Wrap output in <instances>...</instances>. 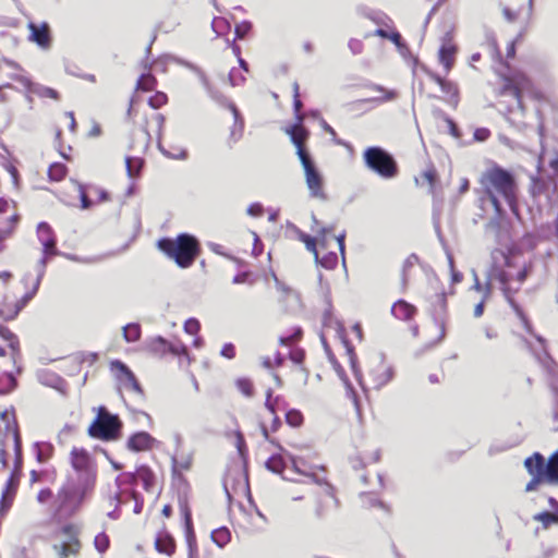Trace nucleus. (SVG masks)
Instances as JSON below:
<instances>
[{
	"label": "nucleus",
	"instance_id": "ea45409f",
	"mask_svg": "<svg viewBox=\"0 0 558 558\" xmlns=\"http://www.w3.org/2000/svg\"><path fill=\"white\" fill-rule=\"evenodd\" d=\"M481 293V300L474 304L473 315L474 317H481L484 314L485 300L487 295V290L483 289L478 282H476L470 290V299L472 301H476V296L473 294Z\"/></svg>",
	"mask_w": 558,
	"mask_h": 558
},
{
	"label": "nucleus",
	"instance_id": "6ab92c4d",
	"mask_svg": "<svg viewBox=\"0 0 558 558\" xmlns=\"http://www.w3.org/2000/svg\"><path fill=\"white\" fill-rule=\"evenodd\" d=\"M37 238L43 246L41 264L46 265L49 259L60 255L57 247V235L53 229L47 222H40L37 226Z\"/></svg>",
	"mask_w": 558,
	"mask_h": 558
},
{
	"label": "nucleus",
	"instance_id": "4c0bfd02",
	"mask_svg": "<svg viewBox=\"0 0 558 558\" xmlns=\"http://www.w3.org/2000/svg\"><path fill=\"white\" fill-rule=\"evenodd\" d=\"M35 457L38 463H47L54 456V447L51 442L40 441L34 446Z\"/></svg>",
	"mask_w": 558,
	"mask_h": 558
},
{
	"label": "nucleus",
	"instance_id": "0e129e2a",
	"mask_svg": "<svg viewBox=\"0 0 558 558\" xmlns=\"http://www.w3.org/2000/svg\"><path fill=\"white\" fill-rule=\"evenodd\" d=\"M184 331L191 336H195L201 330V324L196 319V318H189L185 323H184Z\"/></svg>",
	"mask_w": 558,
	"mask_h": 558
},
{
	"label": "nucleus",
	"instance_id": "69168bd1",
	"mask_svg": "<svg viewBox=\"0 0 558 558\" xmlns=\"http://www.w3.org/2000/svg\"><path fill=\"white\" fill-rule=\"evenodd\" d=\"M1 62H2V64H3V65H5L7 68H9V69H12V70L16 71V73H15V74H25V75H27V73H26L25 69H24V68H23L19 62H16L15 60H12V59H9V58L3 57V58L1 59Z\"/></svg>",
	"mask_w": 558,
	"mask_h": 558
},
{
	"label": "nucleus",
	"instance_id": "f3484780",
	"mask_svg": "<svg viewBox=\"0 0 558 558\" xmlns=\"http://www.w3.org/2000/svg\"><path fill=\"white\" fill-rule=\"evenodd\" d=\"M380 460V450L373 441H361L355 447V452L350 457L353 469L360 470L374 465Z\"/></svg>",
	"mask_w": 558,
	"mask_h": 558
},
{
	"label": "nucleus",
	"instance_id": "2eb2a0df",
	"mask_svg": "<svg viewBox=\"0 0 558 558\" xmlns=\"http://www.w3.org/2000/svg\"><path fill=\"white\" fill-rule=\"evenodd\" d=\"M59 533L64 539L52 546L58 558L78 556L82 549L81 527L75 523L69 522L60 527Z\"/></svg>",
	"mask_w": 558,
	"mask_h": 558
},
{
	"label": "nucleus",
	"instance_id": "f704fd0d",
	"mask_svg": "<svg viewBox=\"0 0 558 558\" xmlns=\"http://www.w3.org/2000/svg\"><path fill=\"white\" fill-rule=\"evenodd\" d=\"M20 221L21 217L14 213L7 219L5 226H0V253L4 251L5 241L14 234Z\"/></svg>",
	"mask_w": 558,
	"mask_h": 558
},
{
	"label": "nucleus",
	"instance_id": "423d86ee",
	"mask_svg": "<svg viewBox=\"0 0 558 558\" xmlns=\"http://www.w3.org/2000/svg\"><path fill=\"white\" fill-rule=\"evenodd\" d=\"M156 247L182 269L190 268L202 252L199 241L192 234L180 233L175 238H161Z\"/></svg>",
	"mask_w": 558,
	"mask_h": 558
},
{
	"label": "nucleus",
	"instance_id": "1a4fd4ad",
	"mask_svg": "<svg viewBox=\"0 0 558 558\" xmlns=\"http://www.w3.org/2000/svg\"><path fill=\"white\" fill-rule=\"evenodd\" d=\"M12 445L14 456L16 457L17 445L20 448V459L22 458V439L14 410H4L0 412V472L8 466L7 447Z\"/></svg>",
	"mask_w": 558,
	"mask_h": 558
},
{
	"label": "nucleus",
	"instance_id": "ddd939ff",
	"mask_svg": "<svg viewBox=\"0 0 558 558\" xmlns=\"http://www.w3.org/2000/svg\"><path fill=\"white\" fill-rule=\"evenodd\" d=\"M69 462L74 471V475L69 477L96 483L97 465L87 449L73 447L69 453Z\"/></svg>",
	"mask_w": 558,
	"mask_h": 558
},
{
	"label": "nucleus",
	"instance_id": "c756f323",
	"mask_svg": "<svg viewBox=\"0 0 558 558\" xmlns=\"http://www.w3.org/2000/svg\"><path fill=\"white\" fill-rule=\"evenodd\" d=\"M133 480L135 483H141L143 488L148 493L154 492L158 484L157 475L147 465L138 466L133 474Z\"/></svg>",
	"mask_w": 558,
	"mask_h": 558
},
{
	"label": "nucleus",
	"instance_id": "20e7f679",
	"mask_svg": "<svg viewBox=\"0 0 558 558\" xmlns=\"http://www.w3.org/2000/svg\"><path fill=\"white\" fill-rule=\"evenodd\" d=\"M157 85V78L149 72L144 73L138 77L135 86V95L131 98L128 108V117L147 135L148 141L154 134L157 138L158 147L167 154L161 145V135L165 126L163 114L158 112H153L149 117L146 113L138 114L135 108L138 93L154 92Z\"/></svg>",
	"mask_w": 558,
	"mask_h": 558
},
{
	"label": "nucleus",
	"instance_id": "de8ad7c7",
	"mask_svg": "<svg viewBox=\"0 0 558 558\" xmlns=\"http://www.w3.org/2000/svg\"><path fill=\"white\" fill-rule=\"evenodd\" d=\"M211 539L222 548L231 541V533L227 527H219L211 532Z\"/></svg>",
	"mask_w": 558,
	"mask_h": 558
},
{
	"label": "nucleus",
	"instance_id": "aec40b11",
	"mask_svg": "<svg viewBox=\"0 0 558 558\" xmlns=\"http://www.w3.org/2000/svg\"><path fill=\"white\" fill-rule=\"evenodd\" d=\"M28 41L37 45L41 50H49L52 47L53 36L48 22H28Z\"/></svg>",
	"mask_w": 558,
	"mask_h": 558
},
{
	"label": "nucleus",
	"instance_id": "6e6d98bb",
	"mask_svg": "<svg viewBox=\"0 0 558 558\" xmlns=\"http://www.w3.org/2000/svg\"><path fill=\"white\" fill-rule=\"evenodd\" d=\"M16 387V379L11 374H2L0 376V393H9Z\"/></svg>",
	"mask_w": 558,
	"mask_h": 558
},
{
	"label": "nucleus",
	"instance_id": "a18cd8bd",
	"mask_svg": "<svg viewBox=\"0 0 558 558\" xmlns=\"http://www.w3.org/2000/svg\"><path fill=\"white\" fill-rule=\"evenodd\" d=\"M125 166L129 177L137 178L144 166V159L141 157H126Z\"/></svg>",
	"mask_w": 558,
	"mask_h": 558
},
{
	"label": "nucleus",
	"instance_id": "9b49d317",
	"mask_svg": "<svg viewBox=\"0 0 558 558\" xmlns=\"http://www.w3.org/2000/svg\"><path fill=\"white\" fill-rule=\"evenodd\" d=\"M122 428L118 415L111 414L105 407L96 409V417L88 427V435L100 440H114Z\"/></svg>",
	"mask_w": 558,
	"mask_h": 558
},
{
	"label": "nucleus",
	"instance_id": "393cba45",
	"mask_svg": "<svg viewBox=\"0 0 558 558\" xmlns=\"http://www.w3.org/2000/svg\"><path fill=\"white\" fill-rule=\"evenodd\" d=\"M303 122L298 121L287 132L291 137L292 143L296 147V154L300 161L310 159V155L305 148V143L310 136V132L303 126Z\"/></svg>",
	"mask_w": 558,
	"mask_h": 558
},
{
	"label": "nucleus",
	"instance_id": "13d9d810",
	"mask_svg": "<svg viewBox=\"0 0 558 558\" xmlns=\"http://www.w3.org/2000/svg\"><path fill=\"white\" fill-rule=\"evenodd\" d=\"M168 104V96L163 92H156L148 98V106L155 110L160 109L161 107Z\"/></svg>",
	"mask_w": 558,
	"mask_h": 558
},
{
	"label": "nucleus",
	"instance_id": "cd10ccee",
	"mask_svg": "<svg viewBox=\"0 0 558 558\" xmlns=\"http://www.w3.org/2000/svg\"><path fill=\"white\" fill-rule=\"evenodd\" d=\"M157 444V440L147 432H137L131 435L126 441L129 450L134 452L151 450Z\"/></svg>",
	"mask_w": 558,
	"mask_h": 558
},
{
	"label": "nucleus",
	"instance_id": "6e6552de",
	"mask_svg": "<svg viewBox=\"0 0 558 558\" xmlns=\"http://www.w3.org/2000/svg\"><path fill=\"white\" fill-rule=\"evenodd\" d=\"M22 281L26 291L21 298L17 299L8 294L2 296L0 301V319L4 322L14 320L38 292L40 286L39 276L26 275Z\"/></svg>",
	"mask_w": 558,
	"mask_h": 558
},
{
	"label": "nucleus",
	"instance_id": "58836bf2",
	"mask_svg": "<svg viewBox=\"0 0 558 558\" xmlns=\"http://www.w3.org/2000/svg\"><path fill=\"white\" fill-rule=\"evenodd\" d=\"M426 184L430 194L435 193L436 184L438 182V172L436 168L430 165L424 171L421 172L420 179H416V183Z\"/></svg>",
	"mask_w": 558,
	"mask_h": 558
},
{
	"label": "nucleus",
	"instance_id": "a211bd4d",
	"mask_svg": "<svg viewBox=\"0 0 558 558\" xmlns=\"http://www.w3.org/2000/svg\"><path fill=\"white\" fill-rule=\"evenodd\" d=\"M11 80L21 84L29 96H36L41 99H51L59 101L61 96L60 93L49 86L33 82L28 75L25 74H12Z\"/></svg>",
	"mask_w": 558,
	"mask_h": 558
},
{
	"label": "nucleus",
	"instance_id": "338daca9",
	"mask_svg": "<svg viewBox=\"0 0 558 558\" xmlns=\"http://www.w3.org/2000/svg\"><path fill=\"white\" fill-rule=\"evenodd\" d=\"M220 355L228 360H233L236 355L235 345L231 342L225 343L220 350Z\"/></svg>",
	"mask_w": 558,
	"mask_h": 558
},
{
	"label": "nucleus",
	"instance_id": "f8f14e48",
	"mask_svg": "<svg viewBox=\"0 0 558 558\" xmlns=\"http://www.w3.org/2000/svg\"><path fill=\"white\" fill-rule=\"evenodd\" d=\"M333 244L340 252L342 259L344 260V235H335L327 230H322L318 234L319 250L316 253L315 262L327 270L335 269L339 264L338 253L335 251H328V246Z\"/></svg>",
	"mask_w": 558,
	"mask_h": 558
},
{
	"label": "nucleus",
	"instance_id": "49530a36",
	"mask_svg": "<svg viewBox=\"0 0 558 558\" xmlns=\"http://www.w3.org/2000/svg\"><path fill=\"white\" fill-rule=\"evenodd\" d=\"M293 92V109L296 121L303 122L304 114L302 113L303 104L300 99V85L298 82L292 84Z\"/></svg>",
	"mask_w": 558,
	"mask_h": 558
},
{
	"label": "nucleus",
	"instance_id": "5701e85b",
	"mask_svg": "<svg viewBox=\"0 0 558 558\" xmlns=\"http://www.w3.org/2000/svg\"><path fill=\"white\" fill-rule=\"evenodd\" d=\"M20 354L21 347L17 336L8 327L0 326V356H10L15 363Z\"/></svg>",
	"mask_w": 558,
	"mask_h": 558
},
{
	"label": "nucleus",
	"instance_id": "f257e3e1",
	"mask_svg": "<svg viewBox=\"0 0 558 558\" xmlns=\"http://www.w3.org/2000/svg\"><path fill=\"white\" fill-rule=\"evenodd\" d=\"M521 37L522 35L518 34L507 43L505 54L498 45L490 39V51L494 52V58L499 64L496 69V73L499 76L496 89V106L498 111L507 117V120L518 129L524 125L522 120L524 116L523 98L529 96L537 100L543 99L542 93L534 87L531 78L522 71L513 69L508 64V60L513 59L515 56L517 43Z\"/></svg>",
	"mask_w": 558,
	"mask_h": 558
},
{
	"label": "nucleus",
	"instance_id": "2f4dec72",
	"mask_svg": "<svg viewBox=\"0 0 558 558\" xmlns=\"http://www.w3.org/2000/svg\"><path fill=\"white\" fill-rule=\"evenodd\" d=\"M391 314L397 319L410 322L416 316L417 308L404 300H398L391 306Z\"/></svg>",
	"mask_w": 558,
	"mask_h": 558
},
{
	"label": "nucleus",
	"instance_id": "9d476101",
	"mask_svg": "<svg viewBox=\"0 0 558 558\" xmlns=\"http://www.w3.org/2000/svg\"><path fill=\"white\" fill-rule=\"evenodd\" d=\"M363 161L369 170L383 179L390 180L399 174L398 162L381 147H367L363 153Z\"/></svg>",
	"mask_w": 558,
	"mask_h": 558
},
{
	"label": "nucleus",
	"instance_id": "0eeeda50",
	"mask_svg": "<svg viewBox=\"0 0 558 558\" xmlns=\"http://www.w3.org/2000/svg\"><path fill=\"white\" fill-rule=\"evenodd\" d=\"M295 470L305 476L306 492L313 499L315 512L318 517H324L330 511L335 510L338 506V500L335 496L333 487L327 482H320L315 478L313 473H305L301 471L296 463Z\"/></svg>",
	"mask_w": 558,
	"mask_h": 558
},
{
	"label": "nucleus",
	"instance_id": "680f3d73",
	"mask_svg": "<svg viewBox=\"0 0 558 558\" xmlns=\"http://www.w3.org/2000/svg\"><path fill=\"white\" fill-rule=\"evenodd\" d=\"M256 281V278L253 272L251 271H243L238 275H235L232 279V282L235 284L240 283H247V284H254Z\"/></svg>",
	"mask_w": 558,
	"mask_h": 558
},
{
	"label": "nucleus",
	"instance_id": "e2e57ef3",
	"mask_svg": "<svg viewBox=\"0 0 558 558\" xmlns=\"http://www.w3.org/2000/svg\"><path fill=\"white\" fill-rule=\"evenodd\" d=\"M546 183L536 175L531 177L530 192L533 196L541 195L545 191Z\"/></svg>",
	"mask_w": 558,
	"mask_h": 558
},
{
	"label": "nucleus",
	"instance_id": "37998d69",
	"mask_svg": "<svg viewBox=\"0 0 558 558\" xmlns=\"http://www.w3.org/2000/svg\"><path fill=\"white\" fill-rule=\"evenodd\" d=\"M14 213L21 217L14 202L0 197V226H5L7 219Z\"/></svg>",
	"mask_w": 558,
	"mask_h": 558
},
{
	"label": "nucleus",
	"instance_id": "c9c22d12",
	"mask_svg": "<svg viewBox=\"0 0 558 558\" xmlns=\"http://www.w3.org/2000/svg\"><path fill=\"white\" fill-rule=\"evenodd\" d=\"M265 409L270 414H277L278 410H283L287 408V401L280 395L274 396V390L271 388L266 389L265 391Z\"/></svg>",
	"mask_w": 558,
	"mask_h": 558
},
{
	"label": "nucleus",
	"instance_id": "3c124183",
	"mask_svg": "<svg viewBox=\"0 0 558 558\" xmlns=\"http://www.w3.org/2000/svg\"><path fill=\"white\" fill-rule=\"evenodd\" d=\"M535 521L543 524L545 529L549 527L553 523L558 522V514L554 511H542L533 515Z\"/></svg>",
	"mask_w": 558,
	"mask_h": 558
},
{
	"label": "nucleus",
	"instance_id": "dca6fc26",
	"mask_svg": "<svg viewBox=\"0 0 558 558\" xmlns=\"http://www.w3.org/2000/svg\"><path fill=\"white\" fill-rule=\"evenodd\" d=\"M19 447V445L16 446ZM23 476V459H20V448L16 450V459H14V466L8 477L0 498V515L4 517L12 507L16 497L20 483Z\"/></svg>",
	"mask_w": 558,
	"mask_h": 558
},
{
	"label": "nucleus",
	"instance_id": "8fccbe9b",
	"mask_svg": "<svg viewBox=\"0 0 558 558\" xmlns=\"http://www.w3.org/2000/svg\"><path fill=\"white\" fill-rule=\"evenodd\" d=\"M266 468L277 474H281L286 468L284 460L281 454H272L266 461Z\"/></svg>",
	"mask_w": 558,
	"mask_h": 558
},
{
	"label": "nucleus",
	"instance_id": "e433bc0d",
	"mask_svg": "<svg viewBox=\"0 0 558 558\" xmlns=\"http://www.w3.org/2000/svg\"><path fill=\"white\" fill-rule=\"evenodd\" d=\"M111 371L118 373L124 380L131 384L135 389H140V385L136 380L133 372L121 361L116 360L110 363Z\"/></svg>",
	"mask_w": 558,
	"mask_h": 558
},
{
	"label": "nucleus",
	"instance_id": "864d4df0",
	"mask_svg": "<svg viewBox=\"0 0 558 558\" xmlns=\"http://www.w3.org/2000/svg\"><path fill=\"white\" fill-rule=\"evenodd\" d=\"M290 359L295 364V371L307 377V372L303 366L305 353L303 350H293L290 352Z\"/></svg>",
	"mask_w": 558,
	"mask_h": 558
},
{
	"label": "nucleus",
	"instance_id": "79ce46f5",
	"mask_svg": "<svg viewBox=\"0 0 558 558\" xmlns=\"http://www.w3.org/2000/svg\"><path fill=\"white\" fill-rule=\"evenodd\" d=\"M234 387L245 398L251 399L255 396V386L248 377H238L234 379Z\"/></svg>",
	"mask_w": 558,
	"mask_h": 558
},
{
	"label": "nucleus",
	"instance_id": "4468645a",
	"mask_svg": "<svg viewBox=\"0 0 558 558\" xmlns=\"http://www.w3.org/2000/svg\"><path fill=\"white\" fill-rule=\"evenodd\" d=\"M70 184L73 189L75 195H69L64 193L61 197L62 202L75 206L80 204L81 208L88 209L94 205V202L90 199V195L97 197V202H106L109 199L108 193L95 185H83L75 180H71Z\"/></svg>",
	"mask_w": 558,
	"mask_h": 558
},
{
	"label": "nucleus",
	"instance_id": "bf43d9fd",
	"mask_svg": "<svg viewBox=\"0 0 558 558\" xmlns=\"http://www.w3.org/2000/svg\"><path fill=\"white\" fill-rule=\"evenodd\" d=\"M259 429H260V434L265 441L269 442L271 446H274L275 448H277L279 450H283L280 442L276 438L271 437L272 433L269 430V428L266 424L260 423Z\"/></svg>",
	"mask_w": 558,
	"mask_h": 558
},
{
	"label": "nucleus",
	"instance_id": "72a5a7b5",
	"mask_svg": "<svg viewBox=\"0 0 558 558\" xmlns=\"http://www.w3.org/2000/svg\"><path fill=\"white\" fill-rule=\"evenodd\" d=\"M184 520L186 525V543L189 547V558H197L198 548L196 537L193 532V523L191 511L187 507L184 508Z\"/></svg>",
	"mask_w": 558,
	"mask_h": 558
},
{
	"label": "nucleus",
	"instance_id": "b1692460",
	"mask_svg": "<svg viewBox=\"0 0 558 558\" xmlns=\"http://www.w3.org/2000/svg\"><path fill=\"white\" fill-rule=\"evenodd\" d=\"M458 53V47L450 35H447L440 45L438 50V61L442 65L444 71L448 74L454 63Z\"/></svg>",
	"mask_w": 558,
	"mask_h": 558
},
{
	"label": "nucleus",
	"instance_id": "603ef678",
	"mask_svg": "<svg viewBox=\"0 0 558 558\" xmlns=\"http://www.w3.org/2000/svg\"><path fill=\"white\" fill-rule=\"evenodd\" d=\"M142 335L138 324H129L123 328V337L126 342H135L140 340Z\"/></svg>",
	"mask_w": 558,
	"mask_h": 558
},
{
	"label": "nucleus",
	"instance_id": "5fc2aeb1",
	"mask_svg": "<svg viewBox=\"0 0 558 558\" xmlns=\"http://www.w3.org/2000/svg\"><path fill=\"white\" fill-rule=\"evenodd\" d=\"M286 422L291 427H300L304 423V416L301 411L291 409L286 413Z\"/></svg>",
	"mask_w": 558,
	"mask_h": 558
},
{
	"label": "nucleus",
	"instance_id": "774afa93",
	"mask_svg": "<svg viewBox=\"0 0 558 558\" xmlns=\"http://www.w3.org/2000/svg\"><path fill=\"white\" fill-rule=\"evenodd\" d=\"M53 498V492L50 488H43L37 494V501L41 505L48 504Z\"/></svg>",
	"mask_w": 558,
	"mask_h": 558
},
{
	"label": "nucleus",
	"instance_id": "bb28decb",
	"mask_svg": "<svg viewBox=\"0 0 558 558\" xmlns=\"http://www.w3.org/2000/svg\"><path fill=\"white\" fill-rule=\"evenodd\" d=\"M154 548L158 554L166 555L168 557H172L175 554L177 541L165 526L157 533L154 542Z\"/></svg>",
	"mask_w": 558,
	"mask_h": 558
},
{
	"label": "nucleus",
	"instance_id": "f03ea898",
	"mask_svg": "<svg viewBox=\"0 0 558 558\" xmlns=\"http://www.w3.org/2000/svg\"><path fill=\"white\" fill-rule=\"evenodd\" d=\"M340 339L345 349V353L355 377L365 395L372 390H380L392 381L395 377V368L384 355L375 354L371 356L367 360L364 369H359L356 366V356L353 347H351L344 339L342 332H340Z\"/></svg>",
	"mask_w": 558,
	"mask_h": 558
},
{
	"label": "nucleus",
	"instance_id": "4d7b16f0",
	"mask_svg": "<svg viewBox=\"0 0 558 558\" xmlns=\"http://www.w3.org/2000/svg\"><path fill=\"white\" fill-rule=\"evenodd\" d=\"M94 546L98 553H106L110 547V538L108 534L105 532L98 533L94 537Z\"/></svg>",
	"mask_w": 558,
	"mask_h": 558
},
{
	"label": "nucleus",
	"instance_id": "7ed1b4c3",
	"mask_svg": "<svg viewBox=\"0 0 558 558\" xmlns=\"http://www.w3.org/2000/svg\"><path fill=\"white\" fill-rule=\"evenodd\" d=\"M502 202L519 218V184L515 174L490 161V205L502 216Z\"/></svg>",
	"mask_w": 558,
	"mask_h": 558
},
{
	"label": "nucleus",
	"instance_id": "473e14b6",
	"mask_svg": "<svg viewBox=\"0 0 558 558\" xmlns=\"http://www.w3.org/2000/svg\"><path fill=\"white\" fill-rule=\"evenodd\" d=\"M223 104H226V107L231 111L233 116V126L231 130V138L233 141H238L242 137L243 131H244V120L236 108V106L228 100L227 98L223 99Z\"/></svg>",
	"mask_w": 558,
	"mask_h": 558
},
{
	"label": "nucleus",
	"instance_id": "4be33fe9",
	"mask_svg": "<svg viewBox=\"0 0 558 558\" xmlns=\"http://www.w3.org/2000/svg\"><path fill=\"white\" fill-rule=\"evenodd\" d=\"M425 73L427 74L430 81H433L440 87L442 92L441 99L451 108L456 109L460 101V93L458 85L450 80H446L439 76L437 73L433 71L426 70Z\"/></svg>",
	"mask_w": 558,
	"mask_h": 558
},
{
	"label": "nucleus",
	"instance_id": "c03bdc74",
	"mask_svg": "<svg viewBox=\"0 0 558 558\" xmlns=\"http://www.w3.org/2000/svg\"><path fill=\"white\" fill-rule=\"evenodd\" d=\"M68 167L62 162H53L48 168V178L50 181L60 182L68 175Z\"/></svg>",
	"mask_w": 558,
	"mask_h": 558
},
{
	"label": "nucleus",
	"instance_id": "412c9836",
	"mask_svg": "<svg viewBox=\"0 0 558 558\" xmlns=\"http://www.w3.org/2000/svg\"><path fill=\"white\" fill-rule=\"evenodd\" d=\"M304 172L306 185L311 192V196L319 199H325L326 194L324 192V180L319 171L316 169L312 159H305L301 161Z\"/></svg>",
	"mask_w": 558,
	"mask_h": 558
},
{
	"label": "nucleus",
	"instance_id": "39448f33",
	"mask_svg": "<svg viewBox=\"0 0 558 558\" xmlns=\"http://www.w3.org/2000/svg\"><path fill=\"white\" fill-rule=\"evenodd\" d=\"M96 483L68 476L64 485L58 490L54 515L72 517L92 497Z\"/></svg>",
	"mask_w": 558,
	"mask_h": 558
},
{
	"label": "nucleus",
	"instance_id": "a878e982",
	"mask_svg": "<svg viewBox=\"0 0 558 558\" xmlns=\"http://www.w3.org/2000/svg\"><path fill=\"white\" fill-rule=\"evenodd\" d=\"M151 349L155 352L170 353L174 356H184L190 363V354L186 345L181 341L170 342L162 337H158L153 340Z\"/></svg>",
	"mask_w": 558,
	"mask_h": 558
},
{
	"label": "nucleus",
	"instance_id": "052dcab7",
	"mask_svg": "<svg viewBox=\"0 0 558 558\" xmlns=\"http://www.w3.org/2000/svg\"><path fill=\"white\" fill-rule=\"evenodd\" d=\"M345 396L353 403L357 415L361 416V405H360L359 396L351 384H347V386H345Z\"/></svg>",
	"mask_w": 558,
	"mask_h": 558
},
{
	"label": "nucleus",
	"instance_id": "a19ab883",
	"mask_svg": "<svg viewBox=\"0 0 558 558\" xmlns=\"http://www.w3.org/2000/svg\"><path fill=\"white\" fill-rule=\"evenodd\" d=\"M546 483L558 485V450L555 451L547 460Z\"/></svg>",
	"mask_w": 558,
	"mask_h": 558
},
{
	"label": "nucleus",
	"instance_id": "c85d7f7f",
	"mask_svg": "<svg viewBox=\"0 0 558 558\" xmlns=\"http://www.w3.org/2000/svg\"><path fill=\"white\" fill-rule=\"evenodd\" d=\"M447 322L445 318H435L433 323L425 328L424 344L435 345L441 342L446 336Z\"/></svg>",
	"mask_w": 558,
	"mask_h": 558
},
{
	"label": "nucleus",
	"instance_id": "09e8293b",
	"mask_svg": "<svg viewBox=\"0 0 558 558\" xmlns=\"http://www.w3.org/2000/svg\"><path fill=\"white\" fill-rule=\"evenodd\" d=\"M298 239L305 245L308 252H311L314 256L316 255L319 250L318 236L314 238L304 233L303 231H298Z\"/></svg>",
	"mask_w": 558,
	"mask_h": 558
},
{
	"label": "nucleus",
	"instance_id": "7c9ffc66",
	"mask_svg": "<svg viewBox=\"0 0 558 558\" xmlns=\"http://www.w3.org/2000/svg\"><path fill=\"white\" fill-rule=\"evenodd\" d=\"M547 461L539 452H534L532 456L524 460V466L530 475L541 476L546 478Z\"/></svg>",
	"mask_w": 558,
	"mask_h": 558
}]
</instances>
